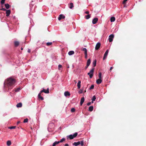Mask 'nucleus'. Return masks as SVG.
I'll list each match as a JSON object with an SVG mask.
<instances>
[{
  "label": "nucleus",
  "instance_id": "c03bdc74",
  "mask_svg": "<svg viewBox=\"0 0 146 146\" xmlns=\"http://www.w3.org/2000/svg\"><path fill=\"white\" fill-rule=\"evenodd\" d=\"M91 104V102H89L87 103V105L89 106Z\"/></svg>",
  "mask_w": 146,
  "mask_h": 146
},
{
  "label": "nucleus",
  "instance_id": "13d9d810",
  "mask_svg": "<svg viewBox=\"0 0 146 146\" xmlns=\"http://www.w3.org/2000/svg\"><path fill=\"white\" fill-rule=\"evenodd\" d=\"M75 82V83H76L77 82L76 81V80H74Z\"/></svg>",
  "mask_w": 146,
  "mask_h": 146
},
{
  "label": "nucleus",
  "instance_id": "ea45409f",
  "mask_svg": "<svg viewBox=\"0 0 146 146\" xmlns=\"http://www.w3.org/2000/svg\"><path fill=\"white\" fill-rule=\"evenodd\" d=\"M62 67V66L60 64H59L58 66V69L60 70V68Z\"/></svg>",
  "mask_w": 146,
  "mask_h": 146
},
{
  "label": "nucleus",
  "instance_id": "2eb2a0df",
  "mask_svg": "<svg viewBox=\"0 0 146 146\" xmlns=\"http://www.w3.org/2000/svg\"><path fill=\"white\" fill-rule=\"evenodd\" d=\"M81 81L80 80H79L78 81V82L77 83V87L78 88V89H80L81 86Z\"/></svg>",
  "mask_w": 146,
  "mask_h": 146
},
{
  "label": "nucleus",
  "instance_id": "f3484780",
  "mask_svg": "<svg viewBox=\"0 0 146 146\" xmlns=\"http://www.w3.org/2000/svg\"><path fill=\"white\" fill-rule=\"evenodd\" d=\"M91 17V15L88 14L87 15L85 16V18L87 19H89Z\"/></svg>",
  "mask_w": 146,
  "mask_h": 146
},
{
  "label": "nucleus",
  "instance_id": "6e6552de",
  "mask_svg": "<svg viewBox=\"0 0 146 146\" xmlns=\"http://www.w3.org/2000/svg\"><path fill=\"white\" fill-rule=\"evenodd\" d=\"M108 51H109L108 50H106V51L105 52V53H104V57L103 58V59L104 60L106 59V58L107 56L108 55Z\"/></svg>",
  "mask_w": 146,
  "mask_h": 146
},
{
  "label": "nucleus",
  "instance_id": "423d86ee",
  "mask_svg": "<svg viewBox=\"0 0 146 146\" xmlns=\"http://www.w3.org/2000/svg\"><path fill=\"white\" fill-rule=\"evenodd\" d=\"M40 92L41 93L44 92L46 94H48L49 93V88H48L46 90L43 89L42 90L40 91Z\"/></svg>",
  "mask_w": 146,
  "mask_h": 146
},
{
  "label": "nucleus",
  "instance_id": "79ce46f5",
  "mask_svg": "<svg viewBox=\"0 0 146 146\" xmlns=\"http://www.w3.org/2000/svg\"><path fill=\"white\" fill-rule=\"evenodd\" d=\"M82 92H83V90L82 89L80 90L79 92V93L81 94V93H82Z\"/></svg>",
  "mask_w": 146,
  "mask_h": 146
},
{
  "label": "nucleus",
  "instance_id": "2f4dec72",
  "mask_svg": "<svg viewBox=\"0 0 146 146\" xmlns=\"http://www.w3.org/2000/svg\"><path fill=\"white\" fill-rule=\"evenodd\" d=\"M60 142H59V141H55L54 143H53L54 145H56L58 144H59Z\"/></svg>",
  "mask_w": 146,
  "mask_h": 146
},
{
  "label": "nucleus",
  "instance_id": "a19ab883",
  "mask_svg": "<svg viewBox=\"0 0 146 146\" xmlns=\"http://www.w3.org/2000/svg\"><path fill=\"white\" fill-rule=\"evenodd\" d=\"M75 111V109L74 108H73L71 109V111L72 112H74Z\"/></svg>",
  "mask_w": 146,
  "mask_h": 146
},
{
  "label": "nucleus",
  "instance_id": "58836bf2",
  "mask_svg": "<svg viewBox=\"0 0 146 146\" xmlns=\"http://www.w3.org/2000/svg\"><path fill=\"white\" fill-rule=\"evenodd\" d=\"M94 85H92L91 86H90V89H91H91H94Z\"/></svg>",
  "mask_w": 146,
  "mask_h": 146
},
{
  "label": "nucleus",
  "instance_id": "3c124183",
  "mask_svg": "<svg viewBox=\"0 0 146 146\" xmlns=\"http://www.w3.org/2000/svg\"><path fill=\"white\" fill-rule=\"evenodd\" d=\"M20 123V121H18L17 122V125H18L19 123Z\"/></svg>",
  "mask_w": 146,
  "mask_h": 146
},
{
  "label": "nucleus",
  "instance_id": "bb28decb",
  "mask_svg": "<svg viewBox=\"0 0 146 146\" xmlns=\"http://www.w3.org/2000/svg\"><path fill=\"white\" fill-rule=\"evenodd\" d=\"M15 45L16 46H17L19 44V42L18 41H15L14 43Z\"/></svg>",
  "mask_w": 146,
  "mask_h": 146
},
{
  "label": "nucleus",
  "instance_id": "c756f323",
  "mask_svg": "<svg viewBox=\"0 0 146 146\" xmlns=\"http://www.w3.org/2000/svg\"><path fill=\"white\" fill-rule=\"evenodd\" d=\"M102 74L101 72H100L99 73L98 76H99V78L101 79H102Z\"/></svg>",
  "mask_w": 146,
  "mask_h": 146
},
{
  "label": "nucleus",
  "instance_id": "09e8293b",
  "mask_svg": "<svg viewBox=\"0 0 146 146\" xmlns=\"http://www.w3.org/2000/svg\"><path fill=\"white\" fill-rule=\"evenodd\" d=\"M68 144L67 143L65 144L64 145V146H68Z\"/></svg>",
  "mask_w": 146,
  "mask_h": 146
},
{
  "label": "nucleus",
  "instance_id": "cd10ccee",
  "mask_svg": "<svg viewBox=\"0 0 146 146\" xmlns=\"http://www.w3.org/2000/svg\"><path fill=\"white\" fill-rule=\"evenodd\" d=\"M21 88L19 87L15 89V91L16 92H18L21 90Z\"/></svg>",
  "mask_w": 146,
  "mask_h": 146
},
{
  "label": "nucleus",
  "instance_id": "473e14b6",
  "mask_svg": "<svg viewBox=\"0 0 146 146\" xmlns=\"http://www.w3.org/2000/svg\"><path fill=\"white\" fill-rule=\"evenodd\" d=\"M5 0H1V3L2 5L4 3Z\"/></svg>",
  "mask_w": 146,
  "mask_h": 146
},
{
  "label": "nucleus",
  "instance_id": "aec40b11",
  "mask_svg": "<svg viewBox=\"0 0 146 146\" xmlns=\"http://www.w3.org/2000/svg\"><path fill=\"white\" fill-rule=\"evenodd\" d=\"M96 60H95L93 62V66L94 67H95L96 65Z\"/></svg>",
  "mask_w": 146,
  "mask_h": 146
},
{
  "label": "nucleus",
  "instance_id": "f8f14e48",
  "mask_svg": "<svg viewBox=\"0 0 146 146\" xmlns=\"http://www.w3.org/2000/svg\"><path fill=\"white\" fill-rule=\"evenodd\" d=\"M64 95L65 96H70V94L69 92L68 91H66L64 92Z\"/></svg>",
  "mask_w": 146,
  "mask_h": 146
},
{
  "label": "nucleus",
  "instance_id": "20e7f679",
  "mask_svg": "<svg viewBox=\"0 0 146 146\" xmlns=\"http://www.w3.org/2000/svg\"><path fill=\"white\" fill-rule=\"evenodd\" d=\"M78 135V133L77 132L75 133L73 135H70L68 137L70 139H73L74 137H76Z\"/></svg>",
  "mask_w": 146,
  "mask_h": 146
},
{
  "label": "nucleus",
  "instance_id": "49530a36",
  "mask_svg": "<svg viewBox=\"0 0 146 146\" xmlns=\"http://www.w3.org/2000/svg\"><path fill=\"white\" fill-rule=\"evenodd\" d=\"M85 58L86 59L87 58V54H85Z\"/></svg>",
  "mask_w": 146,
  "mask_h": 146
},
{
  "label": "nucleus",
  "instance_id": "7ed1b4c3",
  "mask_svg": "<svg viewBox=\"0 0 146 146\" xmlns=\"http://www.w3.org/2000/svg\"><path fill=\"white\" fill-rule=\"evenodd\" d=\"M94 70V68H93L90 70V72L88 73V74L89 75L90 78H92L93 76V74Z\"/></svg>",
  "mask_w": 146,
  "mask_h": 146
},
{
  "label": "nucleus",
  "instance_id": "e433bc0d",
  "mask_svg": "<svg viewBox=\"0 0 146 146\" xmlns=\"http://www.w3.org/2000/svg\"><path fill=\"white\" fill-rule=\"evenodd\" d=\"M128 0H124L123 2V3L124 5L126 4V2Z\"/></svg>",
  "mask_w": 146,
  "mask_h": 146
},
{
  "label": "nucleus",
  "instance_id": "5fc2aeb1",
  "mask_svg": "<svg viewBox=\"0 0 146 146\" xmlns=\"http://www.w3.org/2000/svg\"><path fill=\"white\" fill-rule=\"evenodd\" d=\"M55 145H54V144L53 143V145H52V146H55Z\"/></svg>",
  "mask_w": 146,
  "mask_h": 146
},
{
  "label": "nucleus",
  "instance_id": "864d4df0",
  "mask_svg": "<svg viewBox=\"0 0 146 146\" xmlns=\"http://www.w3.org/2000/svg\"><path fill=\"white\" fill-rule=\"evenodd\" d=\"M124 7H126V5H124Z\"/></svg>",
  "mask_w": 146,
  "mask_h": 146
},
{
  "label": "nucleus",
  "instance_id": "393cba45",
  "mask_svg": "<svg viewBox=\"0 0 146 146\" xmlns=\"http://www.w3.org/2000/svg\"><path fill=\"white\" fill-rule=\"evenodd\" d=\"M11 144V142L9 140L7 141V144L8 146H10Z\"/></svg>",
  "mask_w": 146,
  "mask_h": 146
},
{
  "label": "nucleus",
  "instance_id": "6ab92c4d",
  "mask_svg": "<svg viewBox=\"0 0 146 146\" xmlns=\"http://www.w3.org/2000/svg\"><path fill=\"white\" fill-rule=\"evenodd\" d=\"M82 50L84 51V54H87V49L85 48H83Z\"/></svg>",
  "mask_w": 146,
  "mask_h": 146
},
{
  "label": "nucleus",
  "instance_id": "4c0bfd02",
  "mask_svg": "<svg viewBox=\"0 0 146 146\" xmlns=\"http://www.w3.org/2000/svg\"><path fill=\"white\" fill-rule=\"evenodd\" d=\"M16 127V126H11L10 127H9V129H15Z\"/></svg>",
  "mask_w": 146,
  "mask_h": 146
},
{
  "label": "nucleus",
  "instance_id": "c85d7f7f",
  "mask_svg": "<svg viewBox=\"0 0 146 146\" xmlns=\"http://www.w3.org/2000/svg\"><path fill=\"white\" fill-rule=\"evenodd\" d=\"M70 6L69 7V8L71 9H72L74 7L73 3H70Z\"/></svg>",
  "mask_w": 146,
  "mask_h": 146
},
{
  "label": "nucleus",
  "instance_id": "de8ad7c7",
  "mask_svg": "<svg viewBox=\"0 0 146 146\" xmlns=\"http://www.w3.org/2000/svg\"><path fill=\"white\" fill-rule=\"evenodd\" d=\"M113 68V67H111L110 69V70L111 71V70H112V69Z\"/></svg>",
  "mask_w": 146,
  "mask_h": 146
},
{
  "label": "nucleus",
  "instance_id": "0eeeda50",
  "mask_svg": "<svg viewBox=\"0 0 146 146\" xmlns=\"http://www.w3.org/2000/svg\"><path fill=\"white\" fill-rule=\"evenodd\" d=\"M101 45V44L100 42H98L96 45L95 47V50H98L100 48Z\"/></svg>",
  "mask_w": 146,
  "mask_h": 146
},
{
  "label": "nucleus",
  "instance_id": "f257e3e1",
  "mask_svg": "<svg viewBox=\"0 0 146 146\" xmlns=\"http://www.w3.org/2000/svg\"><path fill=\"white\" fill-rule=\"evenodd\" d=\"M16 81L15 79L10 78L5 80L4 83V87L8 88V90L11 89L14 86Z\"/></svg>",
  "mask_w": 146,
  "mask_h": 146
},
{
  "label": "nucleus",
  "instance_id": "dca6fc26",
  "mask_svg": "<svg viewBox=\"0 0 146 146\" xmlns=\"http://www.w3.org/2000/svg\"><path fill=\"white\" fill-rule=\"evenodd\" d=\"M41 93L40 92L38 94V98L41 100H43L44 99L41 96Z\"/></svg>",
  "mask_w": 146,
  "mask_h": 146
},
{
  "label": "nucleus",
  "instance_id": "b1692460",
  "mask_svg": "<svg viewBox=\"0 0 146 146\" xmlns=\"http://www.w3.org/2000/svg\"><path fill=\"white\" fill-rule=\"evenodd\" d=\"M115 18L114 17H112L110 19V21L111 22H114L115 21Z\"/></svg>",
  "mask_w": 146,
  "mask_h": 146
},
{
  "label": "nucleus",
  "instance_id": "f704fd0d",
  "mask_svg": "<svg viewBox=\"0 0 146 146\" xmlns=\"http://www.w3.org/2000/svg\"><path fill=\"white\" fill-rule=\"evenodd\" d=\"M96 96H94L93 97V98H92V101H94L96 99Z\"/></svg>",
  "mask_w": 146,
  "mask_h": 146
},
{
  "label": "nucleus",
  "instance_id": "72a5a7b5",
  "mask_svg": "<svg viewBox=\"0 0 146 146\" xmlns=\"http://www.w3.org/2000/svg\"><path fill=\"white\" fill-rule=\"evenodd\" d=\"M65 140V138H63L60 140V141H59V142L60 143H62L63 141H64Z\"/></svg>",
  "mask_w": 146,
  "mask_h": 146
},
{
  "label": "nucleus",
  "instance_id": "412c9836",
  "mask_svg": "<svg viewBox=\"0 0 146 146\" xmlns=\"http://www.w3.org/2000/svg\"><path fill=\"white\" fill-rule=\"evenodd\" d=\"M93 106H90L88 110L90 111H92L93 110Z\"/></svg>",
  "mask_w": 146,
  "mask_h": 146
},
{
  "label": "nucleus",
  "instance_id": "39448f33",
  "mask_svg": "<svg viewBox=\"0 0 146 146\" xmlns=\"http://www.w3.org/2000/svg\"><path fill=\"white\" fill-rule=\"evenodd\" d=\"M114 37V36L113 34L109 36V42H111L112 41Z\"/></svg>",
  "mask_w": 146,
  "mask_h": 146
},
{
  "label": "nucleus",
  "instance_id": "a18cd8bd",
  "mask_svg": "<svg viewBox=\"0 0 146 146\" xmlns=\"http://www.w3.org/2000/svg\"><path fill=\"white\" fill-rule=\"evenodd\" d=\"M85 13L86 14H89V12L88 11H86L85 12Z\"/></svg>",
  "mask_w": 146,
  "mask_h": 146
},
{
  "label": "nucleus",
  "instance_id": "37998d69",
  "mask_svg": "<svg viewBox=\"0 0 146 146\" xmlns=\"http://www.w3.org/2000/svg\"><path fill=\"white\" fill-rule=\"evenodd\" d=\"M1 10L2 11H6L7 10L6 9H5V8H2L1 9Z\"/></svg>",
  "mask_w": 146,
  "mask_h": 146
},
{
  "label": "nucleus",
  "instance_id": "a211bd4d",
  "mask_svg": "<svg viewBox=\"0 0 146 146\" xmlns=\"http://www.w3.org/2000/svg\"><path fill=\"white\" fill-rule=\"evenodd\" d=\"M90 63H91V60H90V59H89L87 61V64L86 65H87V66H89L90 64Z\"/></svg>",
  "mask_w": 146,
  "mask_h": 146
},
{
  "label": "nucleus",
  "instance_id": "c9c22d12",
  "mask_svg": "<svg viewBox=\"0 0 146 146\" xmlns=\"http://www.w3.org/2000/svg\"><path fill=\"white\" fill-rule=\"evenodd\" d=\"M28 119L27 118H26L24 119L23 121L24 123H27L28 122Z\"/></svg>",
  "mask_w": 146,
  "mask_h": 146
},
{
  "label": "nucleus",
  "instance_id": "8fccbe9b",
  "mask_svg": "<svg viewBox=\"0 0 146 146\" xmlns=\"http://www.w3.org/2000/svg\"><path fill=\"white\" fill-rule=\"evenodd\" d=\"M28 52H29L30 53V52H31V50L30 49H28Z\"/></svg>",
  "mask_w": 146,
  "mask_h": 146
},
{
  "label": "nucleus",
  "instance_id": "ddd939ff",
  "mask_svg": "<svg viewBox=\"0 0 146 146\" xmlns=\"http://www.w3.org/2000/svg\"><path fill=\"white\" fill-rule=\"evenodd\" d=\"M6 16L8 17L10 13H11V11L9 10H7L6 11Z\"/></svg>",
  "mask_w": 146,
  "mask_h": 146
},
{
  "label": "nucleus",
  "instance_id": "4468645a",
  "mask_svg": "<svg viewBox=\"0 0 146 146\" xmlns=\"http://www.w3.org/2000/svg\"><path fill=\"white\" fill-rule=\"evenodd\" d=\"M84 98L83 97L81 98L80 102V104L81 106H82L84 102Z\"/></svg>",
  "mask_w": 146,
  "mask_h": 146
},
{
  "label": "nucleus",
  "instance_id": "7c9ffc66",
  "mask_svg": "<svg viewBox=\"0 0 146 146\" xmlns=\"http://www.w3.org/2000/svg\"><path fill=\"white\" fill-rule=\"evenodd\" d=\"M52 42H48L46 43V44L48 46H49L50 45H52Z\"/></svg>",
  "mask_w": 146,
  "mask_h": 146
},
{
  "label": "nucleus",
  "instance_id": "603ef678",
  "mask_svg": "<svg viewBox=\"0 0 146 146\" xmlns=\"http://www.w3.org/2000/svg\"><path fill=\"white\" fill-rule=\"evenodd\" d=\"M88 66H87V65H86V66L85 67V69H86Z\"/></svg>",
  "mask_w": 146,
  "mask_h": 146
},
{
  "label": "nucleus",
  "instance_id": "052dcab7",
  "mask_svg": "<svg viewBox=\"0 0 146 146\" xmlns=\"http://www.w3.org/2000/svg\"><path fill=\"white\" fill-rule=\"evenodd\" d=\"M86 92V90H85V91L84 92Z\"/></svg>",
  "mask_w": 146,
  "mask_h": 146
},
{
  "label": "nucleus",
  "instance_id": "bf43d9fd",
  "mask_svg": "<svg viewBox=\"0 0 146 146\" xmlns=\"http://www.w3.org/2000/svg\"><path fill=\"white\" fill-rule=\"evenodd\" d=\"M31 129H32V127H31Z\"/></svg>",
  "mask_w": 146,
  "mask_h": 146
},
{
  "label": "nucleus",
  "instance_id": "9b49d317",
  "mask_svg": "<svg viewBox=\"0 0 146 146\" xmlns=\"http://www.w3.org/2000/svg\"><path fill=\"white\" fill-rule=\"evenodd\" d=\"M102 80L101 79L99 78L96 80V82L97 84H100L101 83Z\"/></svg>",
  "mask_w": 146,
  "mask_h": 146
},
{
  "label": "nucleus",
  "instance_id": "5701e85b",
  "mask_svg": "<svg viewBox=\"0 0 146 146\" xmlns=\"http://www.w3.org/2000/svg\"><path fill=\"white\" fill-rule=\"evenodd\" d=\"M74 52L73 51H70L68 52V54L69 55H71L74 54Z\"/></svg>",
  "mask_w": 146,
  "mask_h": 146
},
{
  "label": "nucleus",
  "instance_id": "a878e982",
  "mask_svg": "<svg viewBox=\"0 0 146 146\" xmlns=\"http://www.w3.org/2000/svg\"><path fill=\"white\" fill-rule=\"evenodd\" d=\"M5 6L6 7V8L7 9H9V7H10V5H9L8 4V3H7V4H5Z\"/></svg>",
  "mask_w": 146,
  "mask_h": 146
},
{
  "label": "nucleus",
  "instance_id": "6e6d98bb",
  "mask_svg": "<svg viewBox=\"0 0 146 146\" xmlns=\"http://www.w3.org/2000/svg\"><path fill=\"white\" fill-rule=\"evenodd\" d=\"M23 48H21V50H23Z\"/></svg>",
  "mask_w": 146,
  "mask_h": 146
},
{
  "label": "nucleus",
  "instance_id": "f03ea898",
  "mask_svg": "<svg viewBox=\"0 0 146 146\" xmlns=\"http://www.w3.org/2000/svg\"><path fill=\"white\" fill-rule=\"evenodd\" d=\"M80 144H81L82 146H83L84 145V143L83 141H79L77 142H74L73 145H74L77 146Z\"/></svg>",
  "mask_w": 146,
  "mask_h": 146
},
{
  "label": "nucleus",
  "instance_id": "4d7b16f0",
  "mask_svg": "<svg viewBox=\"0 0 146 146\" xmlns=\"http://www.w3.org/2000/svg\"><path fill=\"white\" fill-rule=\"evenodd\" d=\"M94 101H92V103H93V102H93Z\"/></svg>",
  "mask_w": 146,
  "mask_h": 146
},
{
  "label": "nucleus",
  "instance_id": "9d476101",
  "mask_svg": "<svg viewBox=\"0 0 146 146\" xmlns=\"http://www.w3.org/2000/svg\"><path fill=\"white\" fill-rule=\"evenodd\" d=\"M98 19L97 18H94L92 20V23L93 24H96L97 22L98 21Z\"/></svg>",
  "mask_w": 146,
  "mask_h": 146
},
{
  "label": "nucleus",
  "instance_id": "4be33fe9",
  "mask_svg": "<svg viewBox=\"0 0 146 146\" xmlns=\"http://www.w3.org/2000/svg\"><path fill=\"white\" fill-rule=\"evenodd\" d=\"M16 106L17 108L21 107L22 106V104L21 103H19Z\"/></svg>",
  "mask_w": 146,
  "mask_h": 146
},
{
  "label": "nucleus",
  "instance_id": "1a4fd4ad",
  "mask_svg": "<svg viewBox=\"0 0 146 146\" xmlns=\"http://www.w3.org/2000/svg\"><path fill=\"white\" fill-rule=\"evenodd\" d=\"M65 18L64 15L62 14H60L59 15L58 17V19L59 20H60L61 19H63Z\"/></svg>",
  "mask_w": 146,
  "mask_h": 146
}]
</instances>
